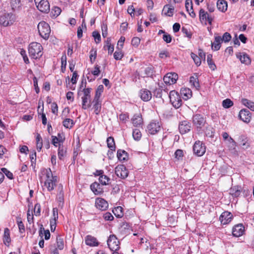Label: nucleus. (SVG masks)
<instances>
[{"instance_id":"obj_1","label":"nucleus","mask_w":254,"mask_h":254,"mask_svg":"<svg viewBox=\"0 0 254 254\" xmlns=\"http://www.w3.org/2000/svg\"><path fill=\"white\" fill-rule=\"evenodd\" d=\"M43 47L41 44L32 42L29 46L28 51L30 57L34 59H38L42 57Z\"/></svg>"},{"instance_id":"obj_2","label":"nucleus","mask_w":254,"mask_h":254,"mask_svg":"<svg viewBox=\"0 0 254 254\" xmlns=\"http://www.w3.org/2000/svg\"><path fill=\"white\" fill-rule=\"evenodd\" d=\"M46 177L47 179L45 182V186L48 191H52L56 186L57 176H54L51 169H49V171H47Z\"/></svg>"},{"instance_id":"obj_3","label":"nucleus","mask_w":254,"mask_h":254,"mask_svg":"<svg viewBox=\"0 0 254 254\" xmlns=\"http://www.w3.org/2000/svg\"><path fill=\"white\" fill-rule=\"evenodd\" d=\"M38 32L41 37L48 39L51 33L49 25L45 21H41L38 25Z\"/></svg>"},{"instance_id":"obj_4","label":"nucleus","mask_w":254,"mask_h":254,"mask_svg":"<svg viewBox=\"0 0 254 254\" xmlns=\"http://www.w3.org/2000/svg\"><path fill=\"white\" fill-rule=\"evenodd\" d=\"M91 91L90 88H84L82 92L83 93V96L81 97L82 99V108L87 109L91 107Z\"/></svg>"},{"instance_id":"obj_5","label":"nucleus","mask_w":254,"mask_h":254,"mask_svg":"<svg viewBox=\"0 0 254 254\" xmlns=\"http://www.w3.org/2000/svg\"><path fill=\"white\" fill-rule=\"evenodd\" d=\"M170 100L172 105L176 109L180 108L182 105V100L179 93L172 90L169 93Z\"/></svg>"},{"instance_id":"obj_6","label":"nucleus","mask_w":254,"mask_h":254,"mask_svg":"<svg viewBox=\"0 0 254 254\" xmlns=\"http://www.w3.org/2000/svg\"><path fill=\"white\" fill-rule=\"evenodd\" d=\"M107 244L108 247L112 252L117 251L120 249V242L114 235L110 236L107 240Z\"/></svg>"},{"instance_id":"obj_7","label":"nucleus","mask_w":254,"mask_h":254,"mask_svg":"<svg viewBox=\"0 0 254 254\" xmlns=\"http://www.w3.org/2000/svg\"><path fill=\"white\" fill-rule=\"evenodd\" d=\"M37 9L42 12L48 13L50 10L48 0H34Z\"/></svg>"},{"instance_id":"obj_8","label":"nucleus","mask_w":254,"mask_h":254,"mask_svg":"<svg viewBox=\"0 0 254 254\" xmlns=\"http://www.w3.org/2000/svg\"><path fill=\"white\" fill-rule=\"evenodd\" d=\"M192 121L193 125L195 126L197 129H201L204 126L206 123V120L203 116L198 114L193 116Z\"/></svg>"},{"instance_id":"obj_9","label":"nucleus","mask_w":254,"mask_h":254,"mask_svg":"<svg viewBox=\"0 0 254 254\" xmlns=\"http://www.w3.org/2000/svg\"><path fill=\"white\" fill-rule=\"evenodd\" d=\"M116 175L122 179H126L128 175V171L124 165H118L115 168Z\"/></svg>"},{"instance_id":"obj_10","label":"nucleus","mask_w":254,"mask_h":254,"mask_svg":"<svg viewBox=\"0 0 254 254\" xmlns=\"http://www.w3.org/2000/svg\"><path fill=\"white\" fill-rule=\"evenodd\" d=\"M14 21V16L10 13H5L0 17V24L4 26L12 24Z\"/></svg>"},{"instance_id":"obj_11","label":"nucleus","mask_w":254,"mask_h":254,"mask_svg":"<svg viewBox=\"0 0 254 254\" xmlns=\"http://www.w3.org/2000/svg\"><path fill=\"white\" fill-rule=\"evenodd\" d=\"M193 150L195 155L198 156H201L205 152V146L202 142L197 141L193 145Z\"/></svg>"},{"instance_id":"obj_12","label":"nucleus","mask_w":254,"mask_h":254,"mask_svg":"<svg viewBox=\"0 0 254 254\" xmlns=\"http://www.w3.org/2000/svg\"><path fill=\"white\" fill-rule=\"evenodd\" d=\"M199 15V19L201 23L204 22L205 25L207 24V22H208L209 25L212 24L213 20V17L209 15L203 9H200Z\"/></svg>"},{"instance_id":"obj_13","label":"nucleus","mask_w":254,"mask_h":254,"mask_svg":"<svg viewBox=\"0 0 254 254\" xmlns=\"http://www.w3.org/2000/svg\"><path fill=\"white\" fill-rule=\"evenodd\" d=\"M178 78V74L175 72L167 73L163 78V80L166 84L171 85L175 83Z\"/></svg>"},{"instance_id":"obj_14","label":"nucleus","mask_w":254,"mask_h":254,"mask_svg":"<svg viewBox=\"0 0 254 254\" xmlns=\"http://www.w3.org/2000/svg\"><path fill=\"white\" fill-rule=\"evenodd\" d=\"M232 214L228 211H224L223 212L219 217V220L223 225L229 224L232 220Z\"/></svg>"},{"instance_id":"obj_15","label":"nucleus","mask_w":254,"mask_h":254,"mask_svg":"<svg viewBox=\"0 0 254 254\" xmlns=\"http://www.w3.org/2000/svg\"><path fill=\"white\" fill-rule=\"evenodd\" d=\"M95 206L97 209L101 211H104L108 208L109 204L105 199L98 197L95 200Z\"/></svg>"},{"instance_id":"obj_16","label":"nucleus","mask_w":254,"mask_h":254,"mask_svg":"<svg viewBox=\"0 0 254 254\" xmlns=\"http://www.w3.org/2000/svg\"><path fill=\"white\" fill-rule=\"evenodd\" d=\"M240 119L244 122L249 123L251 120V114L248 109L241 110L239 114Z\"/></svg>"},{"instance_id":"obj_17","label":"nucleus","mask_w":254,"mask_h":254,"mask_svg":"<svg viewBox=\"0 0 254 254\" xmlns=\"http://www.w3.org/2000/svg\"><path fill=\"white\" fill-rule=\"evenodd\" d=\"M148 131L151 134H155L161 129L160 126L158 122H151L147 127Z\"/></svg>"},{"instance_id":"obj_18","label":"nucleus","mask_w":254,"mask_h":254,"mask_svg":"<svg viewBox=\"0 0 254 254\" xmlns=\"http://www.w3.org/2000/svg\"><path fill=\"white\" fill-rule=\"evenodd\" d=\"M244 230V226L242 224H239L233 227L232 234L234 237H239L243 235Z\"/></svg>"},{"instance_id":"obj_19","label":"nucleus","mask_w":254,"mask_h":254,"mask_svg":"<svg viewBox=\"0 0 254 254\" xmlns=\"http://www.w3.org/2000/svg\"><path fill=\"white\" fill-rule=\"evenodd\" d=\"M191 126L190 123L186 121H182L180 123L179 129L182 134H185L190 131Z\"/></svg>"},{"instance_id":"obj_20","label":"nucleus","mask_w":254,"mask_h":254,"mask_svg":"<svg viewBox=\"0 0 254 254\" xmlns=\"http://www.w3.org/2000/svg\"><path fill=\"white\" fill-rule=\"evenodd\" d=\"M139 95L141 99L145 102H147L150 100L152 96L151 91L146 89H142L140 90L139 92Z\"/></svg>"},{"instance_id":"obj_21","label":"nucleus","mask_w":254,"mask_h":254,"mask_svg":"<svg viewBox=\"0 0 254 254\" xmlns=\"http://www.w3.org/2000/svg\"><path fill=\"white\" fill-rule=\"evenodd\" d=\"M85 244L90 247H96L99 245V242L97 239L91 235H87L85 238Z\"/></svg>"},{"instance_id":"obj_22","label":"nucleus","mask_w":254,"mask_h":254,"mask_svg":"<svg viewBox=\"0 0 254 254\" xmlns=\"http://www.w3.org/2000/svg\"><path fill=\"white\" fill-rule=\"evenodd\" d=\"M236 57L240 60L242 64H249L251 62V59L249 56L244 53H237Z\"/></svg>"},{"instance_id":"obj_23","label":"nucleus","mask_w":254,"mask_h":254,"mask_svg":"<svg viewBox=\"0 0 254 254\" xmlns=\"http://www.w3.org/2000/svg\"><path fill=\"white\" fill-rule=\"evenodd\" d=\"M90 189L96 195L101 194L103 192L102 186L97 182H94L90 185Z\"/></svg>"},{"instance_id":"obj_24","label":"nucleus","mask_w":254,"mask_h":254,"mask_svg":"<svg viewBox=\"0 0 254 254\" xmlns=\"http://www.w3.org/2000/svg\"><path fill=\"white\" fill-rule=\"evenodd\" d=\"M185 7L190 15L192 18L195 17L196 15L193 10L192 2L191 0H186Z\"/></svg>"},{"instance_id":"obj_25","label":"nucleus","mask_w":254,"mask_h":254,"mask_svg":"<svg viewBox=\"0 0 254 254\" xmlns=\"http://www.w3.org/2000/svg\"><path fill=\"white\" fill-rule=\"evenodd\" d=\"M107 146L110 148L111 151L108 152V155L113 154V151H115L116 145L115 143L114 139L113 137L110 136L107 138Z\"/></svg>"},{"instance_id":"obj_26","label":"nucleus","mask_w":254,"mask_h":254,"mask_svg":"<svg viewBox=\"0 0 254 254\" xmlns=\"http://www.w3.org/2000/svg\"><path fill=\"white\" fill-rule=\"evenodd\" d=\"M117 157L121 161H127L128 159V154L124 150L119 149L117 151Z\"/></svg>"},{"instance_id":"obj_27","label":"nucleus","mask_w":254,"mask_h":254,"mask_svg":"<svg viewBox=\"0 0 254 254\" xmlns=\"http://www.w3.org/2000/svg\"><path fill=\"white\" fill-rule=\"evenodd\" d=\"M132 123L135 127H140L142 123V119L140 114L134 115L132 119Z\"/></svg>"},{"instance_id":"obj_28","label":"nucleus","mask_w":254,"mask_h":254,"mask_svg":"<svg viewBox=\"0 0 254 254\" xmlns=\"http://www.w3.org/2000/svg\"><path fill=\"white\" fill-rule=\"evenodd\" d=\"M221 37L216 36L214 42L212 43V49L215 51L219 50L221 47Z\"/></svg>"},{"instance_id":"obj_29","label":"nucleus","mask_w":254,"mask_h":254,"mask_svg":"<svg viewBox=\"0 0 254 254\" xmlns=\"http://www.w3.org/2000/svg\"><path fill=\"white\" fill-rule=\"evenodd\" d=\"M174 11V8L173 6L169 4L165 5L163 9V12L164 14L168 16H172Z\"/></svg>"},{"instance_id":"obj_30","label":"nucleus","mask_w":254,"mask_h":254,"mask_svg":"<svg viewBox=\"0 0 254 254\" xmlns=\"http://www.w3.org/2000/svg\"><path fill=\"white\" fill-rule=\"evenodd\" d=\"M241 190V187L236 186L230 188L229 193L233 196L238 197L240 195Z\"/></svg>"},{"instance_id":"obj_31","label":"nucleus","mask_w":254,"mask_h":254,"mask_svg":"<svg viewBox=\"0 0 254 254\" xmlns=\"http://www.w3.org/2000/svg\"><path fill=\"white\" fill-rule=\"evenodd\" d=\"M217 6L220 11L225 12L227 9V2L224 0H219L217 2Z\"/></svg>"},{"instance_id":"obj_32","label":"nucleus","mask_w":254,"mask_h":254,"mask_svg":"<svg viewBox=\"0 0 254 254\" xmlns=\"http://www.w3.org/2000/svg\"><path fill=\"white\" fill-rule=\"evenodd\" d=\"M181 94L183 98L187 100L191 97V91L189 88H184L181 90Z\"/></svg>"},{"instance_id":"obj_33","label":"nucleus","mask_w":254,"mask_h":254,"mask_svg":"<svg viewBox=\"0 0 254 254\" xmlns=\"http://www.w3.org/2000/svg\"><path fill=\"white\" fill-rule=\"evenodd\" d=\"M66 153V148L62 144H59V148H58V157L59 159L62 160L64 157L65 156Z\"/></svg>"},{"instance_id":"obj_34","label":"nucleus","mask_w":254,"mask_h":254,"mask_svg":"<svg viewBox=\"0 0 254 254\" xmlns=\"http://www.w3.org/2000/svg\"><path fill=\"white\" fill-rule=\"evenodd\" d=\"M11 8L14 11L19 10L22 4L20 0H10Z\"/></svg>"},{"instance_id":"obj_35","label":"nucleus","mask_w":254,"mask_h":254,"mask_svg":"<svg viewBox=\"0 0 254 254\" xmlns=\"http://www.w3.org/2000/svg\"><path fill=\"white\" fill-rule=\"evenodd\" d=\"M190 82L191 86H193L196 89H198L199 88V84L198 82V78L196 76H192L190 77Z\"/></svg>"},{"instance_id":"obj_36","label":"nucleus","mask_w":254,"mask_h":254,"mask_svg":"<svg viewBox=\"0 0 254 254\" xmlns=\"http://www.w3.org/2000/svg\"><path fill=\"white\" fill-rule=\"evenodd\" d=\"M242 102L244 105L247 107L252 111H254V102L247 99H242Z\"/></svg>"},{"instance_id":"obj_37","label":"nucleus","mask_w":254,"mask_h":254,"mask_svg":"<svg viewBox=\"0 0 254 254\" xmlns=\"http://www.w3.org/2000/svg\"><path fill=\"white\" fill-rule=\"evenodd\" d=\"M63 124L65 128H71L74 125V122L72 120L66 118L63 121Z\"/></svg>"},{"instance_id":"obj_38","label":"nucleus","mask_w":254,"mask_h":254,"mask_svg":"<svg viewBox=\"0 0 254 254\" xmlns=\"http://www.w3.org/2000/svg\"><path fill=\"white\" fill-rule=\"evenodd\" d=\"M10 242L9 230L8 228H5L4 232L3 242L6 244V243L8 244Z\"/></svg>"},{"instance_id":"obj_39","label":"nucleus","mask_w":254,"mask_h":254,"mask_svg":"<svg viewBox=\"0 0 254 254\" xmlns=\"http://www.w3.org/2000/svg\"><path fill=\"white\" fill-rule=\"evenodd\" d=\"M110 180V178L104 175L100 176V177L99 178V181L102 185H108Z\"/></svg>"},{"instance_id":"obj_40","label":"nucleus","mask_w":254,"mask_h":254,"mask_svg":"<svg viewBox=\"0 0 254 254\" xmlns=\"http://www.w3.org/2000/svg\"><path fill=\"white\" fill-rule=\"evenodd\" d=\"M42 147V139L40 134L36 136V148L38 151H40Z\"/></svg>"},{"instance_id":"obj_41","label":"nucleus","mask_w":254,"mask_h":254,"mask_svg":"<svg viewBox=\"0 0 254 254\" xmlns=\"http://www.w3.org/2000/svg\"><path fill=\"white\" fill-rule=\"evenodd\" d=\"M190 55H191V57L193 59L195 64L197 66H199L201 63V61L200 57H199L198 56H197L196 54H194L193 53H191Z\"/></svg>"},{"instance_id":"obj_42","label":"nucleus","mask_w":254,"mask_h":254,"mask_svg":"<svg viewBox=\"0 0 254 254\" xmlns=\"http://www.w3.org/2000/svg\"><path fill=\"white\" fill-rule=\"evenodd\" d=\"M61 11V9L60 7L54 6L52 8L51 14L56 17L60 14Z\"/></svg>"},{"instance_id":"obj_43","label":"nucleus","mask_w":254,"mask_h":254,"mask_svg":"<svg viewBox=\"0 0 254 254\" xmlns=\"http://www.w3.org/2000/svg\"><path fill=\"white\" fill-rule=\"evenodd\" d=\"M132 136L133 138L136 140H139L141 137V133L138 129H134L133 130Z\"/></svg>"},{"instance_id":"obj_44","label":"nucleus","mask_w":254,"mask_h":254,"mask_svg":"<svg viewBox=\"0 0 254 254\" xmlns=\"http://www.w3.org/2000/svg\"><path fill=\"white\" fill-rule=\"evenodd\" d=\"M233 105V102L230 99H226L222 102V106L225 108H229Z\"/></svg>"},{"instance_id":"obj_45","label":"nucleus","mask_w":254,"mask_h":254,"mask_svg":"<svg viewBox=\"0 0 254 254\" xmlns=\"http://www.w3.org/2000/svg\"><path fill=\"white\" fill-rule=\"evenodd\" d=\"M119 119L120 122L125 123L129 119V115L127 113H122L119 115Z\"/></svg>"},{"instance_id":"obj_46","label":"nucleus","mask_w":254,"mask_h":254,"mask_svg":"<svg viewBox=\"0 0 254 254\" xmlns=\"http://www.w3.org/2000/svg\"><path fill=\"white\" fill-rule=\"evenodd\" d=\"M1 172L3 173V174H4L5 175V176L9 179L12 180L13 179V174L11 172H10L9 171H8L6 168H1Z\"/></svg>"},{"instance_id":"obj_47","label":"nucleus","mask_w":254,"mask_h":254,"mask_svg":"<svg viewBox=\"0 0 254 254\" xmlns=\"http://www.w3.org/2000/svg\"><path fill=\"white\" fill-rule=\"evenodd\" d=\"M231 35L228 32H225L221 37L222 42L227 43L229 42L231 39Z\"/></svg>"},{"instance_id":"obj_48","label":"nucleus","mask_w":254,"mask_h":254,"mask_svg":"<svg viewBox=\"0 0 254 254\" xmlns=\"http://www.w3.org/2000/svg\"><path fill=\"white\" fill-rule=\"evenodd\" d=\"M104 90V86L103 85H100L98 86L96 90L95 96L97 97H100V96Z\"/></svg>"},{"instance_id":"obj_49","label":"nucleus","mask_w":254,"mask_h":254,"mask_svg":"<svg viewBox=\"0 0 254 254\" xmlns=\"http://www.w3.org/2000/svg\"><path fill=\"white\" fill-rule=\"evenodd\" d=\"M92 36L94 37L96 43H99L101 42V36L98 32L95 31H93L92 33Z\"/></svg>"},{"instance_id":"obj_50","label":"nucleus","mask_w":254,"mask_h":254,"mask_svg":"<svg viewBox=\"0 0 254 254\" xmlns=\"http://www.w3.org/2000/svg\"><path fill=\"white\" fill-rule=\"evenodd\" d=\"M61 69L63 72L65 69L66 65V57L65 55H63L61 58Z\"/></svg>"},{"instance_id":"obj_51","label":"nucleus","mask_w":254,"mask_h":254,"mask_svg":"<svg viewBox=\"0 0 254 254\" xmlns=\"http://www.w3.org/2000/svg\"><path fill=\"white\" fill-rule=\"evenodd\" d=\"M162 89L159 87L156 88L153 91L154 96L156 98H161Z\"/></svg>"},{"instance_id":"obj_52","label":"nucleus","mask_w":254,"mask_h":254,"mask_svg":"<svg viewBox=\"0 0 254 254\" xmlns=\"http://www.w3.org/2000/svg\"><path fill=\"white\" fill-rule=\"evenodd\" d=\"M34 214L36 216H39L40 215L41 206L39 203H36L35 205L34 208Z\"/></svg>"},{"instance_id":"obj_53","label":"nucleus","mask_w":254,"mask_h":254,"mask_svg":"<svg viewBox=\"0 0 254 254\" xmlns=\"http://www.w3.org/2000/svg\"><path fill=\"white\" fill-rule=\"evenodd\" d=\"M57 248L60 250L64 249V241L62 239L57 238Z\"/></svg>"},{"instance_id":"obj_54","label":"nucleus","mask_w":254,"mask_h":254,"mask_svg":"<svg viewBox=\"0 0 254 254\" xmlns=\"http://www.w3.org/2000/svg\"><path fill=\"white\" fill-rule=\"evenodd\" d=\"M175 156L176 159L178 160H180L182 159L183 156V151L181 149H178L175 152Z\"/></svg>"},{"instance_id":"obj_55","label":"nucleus","mask_w":254,"mask_h":254,"mask_svg":"<svg viewBox=\"0 0 254 254\" xmlns=\"http://www.w3.org/2000/svg\"><path fill=\"white\" fill-rule=\"evenodd\" d=\"M90 60L91 63L93 64L96 58V51H94L93 50H92L90 51Z\"/></svg>"},{"instance_id":"obj_56","label":"nucleus","mask_w":254,"mask_h":254,"mask_svg":"<svg viewBox=\"0 0 254 254\" xmlns=\"http://www.w3.org/2000/svg\"><path fill=\"white\" fill-rule=\"evenodd\" d=\"M163 40L167 43H170L172 41V36L167 33H165L163 36Z\"/></svg>"},{"instance_id":"obj_57","label":"nucleus","mask_w":254,"mask_h":254,"mask_svg":"<svg viewBox=\"0 0 254 254\" xmlns=\"http://www.w3.org/2000/svg\"><path fill=\"white\" fill-rule=\"evenodd\" d=\"M103 218L105 220L112 221L114 219V216L110 212H106L103 215Z\"/></svg>"},{"instance_id":"obj_58","label":"nucleus","mask_w":254,"mask_h":254,"mask_svg":"<svg viewBox=\"0 0 254 254\" xmlns=\"http://www.w3.org/2000/svg\"><path fill=\"white\" fill-rule=\"evenodd\" d=\"M182 32L185 35V37H187L190 39L191 38V33L186 28L183 27L182 29Z\"/></svg>"},{"instance_id":"obj_59","label":"nucleus","mask_w":254,"mask_h":254,"mask_svg":"<svg viewBox=\"0 0 254 254\" xmlns=\"http://www.w3.org/2000/svg\"><path fill=\"white\" fill-rule=\"evenodd\" d=\"M123 54L121 52L116 51L114 54V58L116 60H120L123 57Z\"/></svg>"},{"instance_id":"obj_60","label":"nucleus","mask_w":254,"mask_h":254,"mask_svg":"<svg viewBox=\"0 0 254 254\" xmlns=\"http://www.w3.org/2000/svg\"><path fill=\"white\" fill-rule=\"evenodd\" d=\"M52 112L54 114H57L58 112V107L56 103L54 102L51 105Z\"/></svg>"},{"instance_id":"obj_61","label":"nucleus","mask_w":254,"mask_h":254,"mask_svg":"<svg viewBox=\"0 0 254 254\" xmlns=\"http://www.w3.org/2000/svg\"><path fill=\"white\" fill-rule=\"evenodd\" d=\"M17 224H18V228H19V232L21 233H23V232H24V231H25V227H24V225L23 222H22V221L18 220L17 221Z\"/></svg>"},{"instance_id":"obj_62","label":"nucleus","mask_w":254,"mask_h":254,"mask_svg":"<svg viewBox=\"0 0 254 254\" xmlns=\"http://www.w3.org/2000/svg\"><path fill=\"white\" fill-rule=\"evenodd\" d=\"M100 72V66L98 65H96L95 66L94 70L91 71V73L96 76L99 75Z\"/></svg>"},{"instance_id":"obj_63","label":"nucleus","mask_w":254,"mask_h":254,"mask_svg":"<svg viewBox=\"0 0 254 254\" xmlns=\"http://www.w3.org/2000/svg\"><path fill=\"white\" fill-rule=\"evenodd\" d=\"M140 40L138 37H133L131 40V44L133 46H138L140 44Z\"/></svg>"},{"instance_id":"obj_64","label":"nucleus","mask_w":254,"mask_h":254,"mask_svg":"<svg viewBox=\"0 0 254 254\" xmlns=\"http://www.w3.org/2000/svg\"><path fill=\"white\" fill-rule=\"evenodd\" d=\"M169 56V53L166 51H162L159 53V57L161 59H165Z\"/></svg>"}]
</instances>
